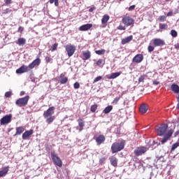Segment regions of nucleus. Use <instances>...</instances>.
<instances>
[{
    "label": "nucleus",
    "instance_id": "nucleus-1",
    "mask_svg": "<svg viewBox=\"0 0 179 179\" xmlns=\"http://www.w3.org/2000/svg\"><path fill=\"white\" fill-rule=\"evenodd\" d=\"M124 148H125V141L118 140L112 144L111 152L112 153H118V152H121Z\"/></svg>",
    "mask_w": 179,
    "mask_h": 179
},
{
    "label": "nucleus",
    "instance_id": "nucleus-2",
    "mask_svg": "<svg viewBox=\"0 0 179 179\" xmlns=\"http://www.w3.org/2000/svg\"><path fill=\"white\" fill-rule=\"evenodd\" d=\"M168 129L169 124L164 123L160 124V126H157L155 128V131L158 136H164V135H166V133L167 132Z\"/></svg>",
    "mask_w": 179,
    "mask_h": 179
},
{
    "label": "nucleus",
    "instance_id": "nucleus-3",
    "mask_svg": "<svg viewBox=\"0 0 179 179\" xmlns=\"http://www.w3.org/2000/svg\"><path fill=\"white\" fill-rule=\"evenodd\" d=\"M29 100H30V96L27 95L22 98H19L16 100L15 104L18 107H26L29 104Z\"/></svg>",
    "mask_w": 179,
    "mask_h": 179
},
{
    "label": "nucleus",
    "instance_id": "nucleus-4",
    "mask_svg": "<svg viewBox=\"0 0 179 179\" xmlns=\"http://www.w3.org/2000/svg\"><path fill=\"white\" fill-rule=\"evenodd\" d=\"M122 22L124 26H127V27L129 26L134 27V24H135V20L132 18L131 16L125 15L122 19Z\"/></svg>",
    "mask_w": 179,
    "mask_h": 179
},
{
    "label": "nucleus",
    "instance_id": "nucleus-5",
    "mask_svg": "<svg viewBox=\"0 0 179 179\" xmlns=\"http://www.w3.org/2000/svg\"><path fill=\"white\" fill-rule=\"evenodd\" d=\"M50 156L55 166H57V167H61L62 166V161L57 155H55V152H52Z\"/></svg>",
    "mask_w": 179,
    "mask_h": 179
},
{
    "label": "nucleus",
    "instance_id": "nucleus-6",
    "mask_svg": "<svg viewBox=\"0 0 179 179\" xmlns=\"http://www.w3.org/2000/svg\"><path fill=\"white\" fill-rule=\"evenodd\" d=\"M65 50L67 52L68 57H71L75 54V52L76 51V46L74 45H66L65 46Z\"/></svg>",
    "mask_w": 179,
    "mask_h": 179
},
{
    "label": "nucleus",
    "instance_id": "nucleus-7",
    "mask_svg": "<svg viewBox=\"0 0 179 179\" xmlns=\"http://www.w3.org/2000/svg\"><path fill=\"white\" fill-rule=\"evenodd\" d=\"M145 152H148V148L143 146L137 147L134 150V154L136 156H137V157L139 156H142V155H145Z\"/></svg>",
    "mask_w": 179,
    "mask_h": 179
},
{
    "label": "nucleus",
    "instance_id": "nucleus-8",
    "mask_svg": "<svg viewBox=\"0 0 179 179\" xmlns=\"http://www.w3.org/2000/svg\"><path fill=\"white\" fill-rule=\"evenodd\" d=\"M12 121V114L6 115L3 117L1 120V125H6V124H9Z\"/></svg>",
    "mask_w": 179,
    "mask_h": 179
},
{
    "label": "nucleus",
    "instance_id": "nucleus-9",
    "mask_svg": "<svg viewBox=\"0 0 179 179\" xmlns=\"http://www.w3.org/2000/svg\"><path fill=\"white\" fill-rule=\"evenodd\" d=\"M41 64V59L40 57H37L34 59L31 63L28 65V68L29 69H34L35 66H38Z\"/></svg>",
    "mask_w": 179,
    "mask_h": 179
},
{
    "label": "nucleus",
    "instance_id": "nucleus-10",
    "mask_svg": "<svg viewBox=\"0 0 179 179\" xmlns=\"http://www.w3.org/2000/svg\"><path fill=\"white\" fill-rule=\"evenodd\" d=\"M153 45L155 47H163V45H166V42L164 40L161 38H154L152 39Z\"/></svg>",
    "mask_w": 179,
    "mask_h": 179
},
{
    "label": "nucleus",
    "instance_id": "nucleus-11",
    "mask_svg": "<svg viewBox=\"0 0 179 179\" xmlns=\"http://www.w3.org/2000/svg\"><path fill=\"white\" fill-rule=\"evenodd\" d=\"M55 111V107L51 106L46 111L43 113L44 118H48V117H52V114H54Z\"/></svg>",
    "mask_w": 179,
    "mask_h": 179
},
{
    "label": "nucleus",
    "instance_id": "nucleus-12",
    "mask_svg": "<svg viewBox=\"0 0 179 179\" xmlns=\"http://www.w3.org/2000/svg\"><path fill=\"white\" fill-rule=\"evenodd\" d=\"M173 134H174V130L171 129L168 131L167 134L166 136H164V137L161 141L162 145H164V143H166V142H167V141H169L170 139V138H171V136H173Z\"/></svg>",
    "mask_w": 179,
    "mask_h": 179
},
{
    "label": "nucleus",
    "instance_id": "nucleus-13",
    "mask_svg": "<svg viewBox=\"0 0 179 179\" xmlns=\"http://www.w3.org/2000/svg\"><path fill=\"white\" fill-rule=\"evenodd\" d=\"M15 72L19 75H22V73H26V72H29V66L22 65L21 67L17 69Z\"/></svg>",
    "mask_w": 179,
    "mask_h": 179
},
{
    "label": "nucleus",
    "instance_id": "nucleus-14",
    "mask_svg": "<svg viewBox=\"0 0 179 179\" xmlns=\"http://www.w3.org/2000/svg\"><path fill=\"white\" fill-rule=\"evenodd\" d=\"M94 139H95L98 145H100L102 143H104V142L106 141V137L103 134H101V135L98 136Z\"/></svg>",
    "mask_w": 179,
    "mask_h": 179
},
{
    "label": "nucleus",
    "instance_id": "nucleus-15",
    "mask_svg": "<svg viewBox=\"0 0 179 179\" xmlns=\"http://www.w3.org/2000/svg\"><path fill=\"white\" fill-rule=\"evenodd\" d=\"M91 27H93L92 24H83V25L80 26L78 28V30L80 31H87V30H90Z\"/></svg>",
    "mask_w": 179,
    "mask_h": 179
},
{
    "label": "nucleus",
    "instance_id": "nucleus-16",
    "mask_svg": "<svg viewBox=\"0 0 179 179\" xmlns=\"http://www.w3.org/2000/svg\"><path fill=\"white\" fill-rule=\"evenodd\" d=\"M143 61V55L142 54H137L134 58H133V62H135L136 64H141Z\"/></svg>",
    "mask_w": 179,
    "mask_h": 179
},
{
    "label": "nucleus",
    "instance_id": "nucleus-17",
    "mask_svg": "<svg viewBox=\"0 0 179 179\" xmlns=\"http://www.w3.org/2000/svg\"><path fill=\"white\" fill-rule=\"evenodd\" d=\"M33 133H34V130L33 129L27 130V131H25L24 133L22 134V138L24 141H26V139H27V138H29V136H31V134Z\"/></svg>",
    "mask_w": 179,
    "mask_h": 179
},
{
    "label": "nucleus",
    "instance_id": "nucleus-18",
    "mask_svg": "<svg viewBox=\"0 0 179 179\" xmlns=\"http://www.w3.org/2000/svg\"><path fill=\"white\" fill-rule=\"evenodd\" d=\"M121 73H122V72L121 71H119L117 73H112L110 76L109 75L106 76V79H115L118 78V76H120Z\"/></svg>",
    "mask_w": 179,
    "mask_h": 179
},
{
    "label": "nucleus",
    "instance_id": "nucleus-19",
    "mask_svg": "<svg viewBox=\"0 0 179 179\" xmlns=\"http://www.w3.org/2000/svg\"><path fill=\"white\" fill-rule=\"evenodd\" d=\"M110 164L113 166V167H117L118 166V159L115 156H112L109 158Z\"/></svg>",
    "mask_w": 179,
    "mask_h": 179
},
{
    "label": "nucleus",
    "instance_id": "nucleus-20",
    "mask_svg": "<svg viewBox=\"0 0 179 179\" xmlns=\"http://www.w3.org/2000/svg\"><path fill=\"white\" fill-rule=\"evenodd\" d=\"M148 108H149L148 107V105H146L145 103H142L139 108V112L141 114H145L148 112Z\"/></svg>",
    "mask_w": 179,
    "mask_h": 179
},
{
    "label": "nucleus",
    "instance_id": "nucleus-21",
    "mask_svg": "<svg viewBox=\"0 0 179 179\" xmlns=\"http://www.w3.org/2000/svg\"><path fill=\"white\" fill-rule=\"evenodd\" d=\"M24 129H26V127L21 126L16 128V132L15 134H14V136H16L17 135H22L23 132H24Z\"/></svg>",
    "mask_w": 179,
    "mask_h": 179
},
{
    "label": "nucleus",
    "instance_id": "nucleus-22",
    "mask_svg": "<svg viewBox=\"0 0 179 179\" xmlns=\"http://www.w3.org/2000/svg\"><path fill=\"white\" fill-rule=\"evenodd\" d=\"M83 57H84L83 59L86 61L90 59V57H92V53L89 50L83 51Z\"/></svg>",
    "mask_w": 179,
    "mask_h": 179
},
{
    "label": "nucleus",
    "instance_id": "nucleus-23",
    "mask_svg": "<svg viewBox=\"0 0 179 179\" xmlns=\"http://www.w3.org/2000/svg\"><path fill=\"white\" fill-rule=\"evenodd\" d=\"M133 38H134V36L132 35H130L129 36H127V38H123L122 40V45H124V44H127V43L132 41Z\"/></svg>",
    "mask_w": 179,
    "mask_h": 179
},
{
    "label": "nucleus",
    "instance_id": "nucleus-24",
    "mask_svg": "<svg viewBox=\"0 0 179 179\" xmlns=\"http://www.w3.org/2000/svg\"><path fill=\"white\" fill-rule=\"evenodd\" d=\"M59 78L61 85H65L66 83H68V78L67 77H65V75H64V73L60 74Z\"/></svg>",
    "mask_w": 179,
    "mask_h": 179
},
{
    "label": "nucleus",
    "instance_id": "nucleus-25",
    "mask_svg": "<svg viewBox=\"0 0 179 179\" xmlns=\"http://www.w3.org/2000/svg\"><path fill=\"white\" fill-rule=\"evenodd\" d=\"M171 89L172 92H174L176 94L179 93V86L178 85L173 83L171 85Z\"/></svg>",
    "mask_w": 179,
    "mask_h": 179
},
{
    "label": "nucleus",
    "instance_id": "nucleus-26",
    "mask_svg": "<svg viewBox=\"0 0 179 179\" xmlns=\"http://www.w3.org/2000/svg\"><path fill=\"white\" fill-rule=\"evenodd\" d=\"M16 44L20 46H23L26 44V38H19L16 41Z\"/></svg>",
    "mask_w": 179,
    "mask_h": 179
},
{
    "label": "nucleus",
    "instance_id": "nucleus-27",
    "mask_svg": "<svg viewBox=\"0 0 179 179\" xmlns=\"http://www.w3.org/2000/svg\"><path fill=\"white\" fill-rule=\"evenodd\" d=\"M8 171H9V166L4 167L2 171H0V177L6 176L8 174Z\"/></svg>",
    "mask_w": 179,
    "mask_h": 179
},
{
    "label": "nucleus",
    "instance_id": "nucleus-28",
    "mask_svg": "<svg viewBox=\"0 0 179 179\" xmlns=\"http://www.w3.org/2000/svg\"><path fill=\"white\" fill-rule=\"evenodd\" d=\"M108 20H110V16L108 15H104L101 19L102 24H106Z\"/></svg>",
    "mask_w": 179,
    "mask_h": 179
},
{
    "label": "nucleus",
    "instance_id": "nucleus-29",
    "mask_svg": "<svg viewBox=\"0 0 179 179\" xmlns=\"http://www.w3.org/2000/svg\"><path fill=\"white\" fill-rule=\"evenodd\" d=\"M111 111H113V106L110 105L104 108L103 113V114H109V113H111Z\"/></svg>",
    "mask_w": 179,
    "mask_h": 179
},
{
    "label": "nucleus",
    "instance_id": "nucleus-30",
    "mask_svg": "<svg viewBox=\"0 0 179 179\" xmlns=\"http://www.w3.org/2000/svg\"><path fill=\"white\" fill-rule=\"evenodd\" d=\"M78 125L80 127V131H82L83 129V127H85V121L82 118H79L78 120Z\"/></svg>",
    "mask_w": 179,
    "mask_h": 179
},
{
    "label": "nucleus",
    "instance_id": "nucleus-31",
    "mask_svg": "<svg viewBox=\"0 0 179 179\" xmlns=\"http://www.w3.org/2000/svg\"><path fill=\"white\" fill-rule=\"evenodd\" d=\"M122 96H124L123 94H122L121 95H120L119 96L115 97L113 101H112V104H115L117 105L118 104V102L120 101V99H122Z\"/></svg>",
    "mask_w": 179,
    "mask_h": 179
},
{
    "label": "nucleus",
    "instance_id": "nucleus-32",
    "mask_svg": "<svg viewBox=\"0 0 179 179\" xmlns=\"http://www.w3.org/2000/svg\"><path fill=\"white\" fill-rule=\"evenodd\" d=\"M55 120V116H49L48 117H46V122L47 124H52L54 122V120Z\"/></svg>",
    "mask_w": 179,
    "mask_h": 179
},
{
    "label": "nucleus",
    "instance_id": "nucleus-33",
    "mask_svg": "<svg viewBox=\"0 0 179 179\" xmlns=\"http://www.w3.org/2000/svg\"><path fill=\"white\" fill-rule=\"evenodd\" d=\"M99 107V105L97 104H94V105H92L91 107H90V111L91 113H96V111H97V108Z\"/></svg>",
    "mask_w": 179,
    "mask_h": 179
},
{
    "label": "nucleus",
    "instance_id": "nucleus-34",
    "mask_svg": "<svg viewBox=\"0 0 179 179\" xmlns=\"http://www.w3.org/2000/svg\"><path fill=\"white\" fill-rule=\"evenodd\" d=\"M97 66H99L100 68H103L104 66V61H103L101 59H98V61L96 63Z\"/></svg>",
    "mask_w": 179,
    "mask_h": 179
},
{
    "label": "nucleus",
    "instance_id": "nucleus-35",
    "mask_svg": "<svg viewBox=\"0 0 179 179\" xmlns=\"http://www.w3.org/2000/svg\"><path fill=\"white\" fill-rule=\"evenodd\" d=\"M95 53H96L97 55H104V54H106V50L101 49V50H96Z\"/></svg>",
    "mask_w": 179,
    "mask_h": 179
},
{
    "label": "nucleus",
    "instance_id": "nucleus-36",
    "mask_svg": "<svg viewBox=\"0 0 179 179\" xmlns=\"http://www.w3.org/2000/svg\"><path fill=\"white\" fill-rule=\"evenodd\" d=\"M171 36H172V37H177L178 36V33L177 32V31L172 29L171 31Z\"/></svg>",
    "mask_w": 179,
    "mask_h": 179
},
{
    "label": "nucleus",
    "instance_id": "nucleus-37",
    "mask_svg": "<svg viewBox=\"0 0 179 179\" xmlns=\"http://www.w3.org/2000/svg\"><path fill=\"white\" fill-rule=\"evenodd\" d=\"M50 3L52 4L55 3V5L56 6H59V0H50L49 1Z\"/></svg>",
    "mask_w": 179,
    "mask_h": 179
},
{
    "label": "nucleus",
    "instance_id": "nucleus-38",
    "mask_svg": "<svg viewBox=\"0 0 179 179\" xmlns=\"http://www.w3.org/2000/svg\"><path fill=\"white\" fill-rule=\"evenodd\" d=\"M168 27L169 26L166 24H159V29H161V30H164Z\"/></svg>",
    "mask_w": 179,
    "mask_h": 179
},
{
    "label": "nucleus",
    "instance_id": "nucleus-39",
    "mask_svg": "<svg viewBox=\"0 0 179 179\" xmlns=\"http://www.w3.org/2000/svg\"><path fill=\"white\" fill-rule=\"evenodd\" d=\"M148 52H152V51H155V46H152V45H148Z\"/></svg>",
    "mask_w": 179,
    "mask_h": 179
},
{
    "label": "nucleus",
    "instance_id": "nucleus-40",
    "mask_svg": "<svg viewBox=\"0 0 179 179\" xmlns=\"http://www.w3.org/2000/svg\"><path fill=\"white\" fill-rule=\"evenodd\" d=\"M166 18L167 17H166V15H161L159 17L158 20L159 22H164V20H166Z\"/></svg>",
    "mask_w": 179,
    "mask_h": 179
},
{
    "label": "nucleus",
    "instance_id": "nucleus-41",
    "mask_svg": "<svg viewBox=\"0 0 179 179\" xmlns=\"http://www.w3.org/2000/svg\"><path fill=\"white\" fill-rule=\"evenodd\" d=\"M101 79H103V77L101 76H99L95 78V79L93 81V83H96V82H99V80H101Z\"/></svg>",
    "mask_w": 179,
    "mask_h": 179
},
{
    "label": "nucleus",
    "instance_id": "nucleus-42",
    "mask_svg": "<svg viewBox=\"0 0 179 179\" xmlns=\"http://www.w3.org/2000/svg\"><path fill=\"white\" fill-rule=\"evenodd\" d=\"M10 12H12V9L6 8L3 10V15H8V13H10Z\"/></svg>",
    "mask_w": 179,
    "mask_h": 179
},
{
    "label": "nucleus",
    "instance_id": "nucleus-43",
    "mask_svg": "<svg viewBox=\"0 0 179 179\" xmlns=\"http://www.w3.org/2000/svg\"><path fill=\"white\" fill-rule=\"evenodd\" d=\"M57 48H58V43H55L52 46V51H57Z\"/></svg>",
    "mask_w": 179,
    "mask_h": 179
},
{
    "label": "nucleus",
    "instance_id": "nucleus-44",
    "mask_svg": "<svg viewBox=\"0 0 179 179\" xmlns=\"http://www.w3.org/2000/svg\"><path fill=\"white\" fill-rule=\"evenodd\" d=\"M145 76L144 75L141 76L138 78V83L143 82V80H145Z\"/></svg>",
    "mask_w": 179,
    "mask_h": 179
},
{
    "label": "nucleus",
    "instance_id": "nucleus-45",
    "mask_svg": "<svg viewBox=\"0 0 179 179\" xmlns=\"http://www.w3.org/2000/svg\"><path fill=\"white\" fill-rule=\"evenodd\" d=\"M73 87H74V89H79V87H80V84L78 82H76L73 84Z\"/></svg>",
    "mask_w": 179,
    "mask_h": 179
},
{
    "label": "nucleus",
    "instance_id": "nucleus-46",
    "mask_svg": "<svg viewBox=\"0 0 179 179\" xmlns=\"http://www.w3.org/2000/svg\"><path fill=\"white\" fill-rule=\"evenodd\" d=\"M5 97L9 98L12 96V92H6L4 94Z\"/></svg>",
    "mask_w": 179,
    "mask_h": 179
},
{
    "label": "nucleus",
    "instance_id": "nucleus-47",
    "mask_svg": "<svg viewBox=\"0 0 179 179\" xmlns=\"http://www.w3.org/2000/svg\"><path fill=\"white\" fill-rule=\"evenodd\" d=\"M117 30H126V28L124 26H122V25H119L117 27Z\"/></svg>",
    "mask_w": 179,
    "mask_h": 179
},
{
    "label": "nucleus",
    "instance_id": "nucleus-48",
    "mask_svg": "<svg viewBox=\"0 0 179 179\" xmlns=\"http://www.w3.org/2000/svg\"><path fill=\"white\" fill-rule=\"evenodd\" d=\"M45 61H46V63H47V64H49V62H51V61H52V58L49 57H47L45 58Z\"/></svg>",
    "mask_w": 179,
    "mask_h": 179
},
{
    "label": "nucleus",
    "instance_id": "nucleus-49",
    "mask_svg": "<svg viewBox=\"0 0 179 179\" xmlns=\"http://www.w3.org/2000/svg\"><path fill=\"white\" fill-rule=\"evenodd\" d=\"M106 162V157H102L99 159V163L101 164H103V163H104Z\"/></svg>",
    "mask_w": 179,
    "mask_h": 179
},
{
    "label": "nucleus",
    "instance_id": "nucleus-50",
    "mask_svg": "<svg viewBox=\"0 0 179 179\" xmlns=\"http://www.w3.org/2000/svg\"><path fill=\"white\" fill-rule=\"evenodd\" d=\"M23 30H24V28H23L22 27H19L18 28L19 33H23Z\"/></svg>",
    "mask_w": 179,
    "mask_h": 179
},
{
    "label": "nucleus",
    "instance_id": "nucleus-51",
    "mask_svg": "<svg viewBox=\"0 0 179 179\" xmlns=\"http://www.w3.org/2000/svg\"><path fill=\"white\" fill-rule=\"evenodd\" d=\"M5 3L6 5H10V3H12V0H6Z\"/></svg>",
    "mask_w": 179,
    "mask_h": 179
},
{
    "label": "nucleus",
    "instance_id": "nucleus-52",
    "mask_svg": "<svg viewBox=\"0 0 179 179\" xmlns=\"http://www.w3.org/2000/svg\"><path fill=\"white\" fill-rule=\"evenodd\" d=\"M136 6L135 5H132L129 8V10H134V9H135Z\"/></svg>",
    "mask_w": 179,
    "mask_h": 179
},
{
    "label": "nucleus",
    "instance_id": "nucleus-53",
    "mask_svg": "<svg viewBox=\"0 0 179 179\" xmlns=\"http://www.w3.org/2000/svg\"><path fill=\"white\" fill-rule=\"evenodd\" d=\"M174 48L176 50H179V43H177L174 45Z\"/></svg>",
    "mask_w": 179,
    "mask_h": 179
},
{
    "label": "nucleus",
    "instance_id": "nucleus-54",
    "mask_svg": "<svg viewBox=\"0 0 179 179\" xmlns=\"http://www.w3.org/2000/svg\"><path fill=\"white\" fill-rule=\"evenodd\" d=\"M152 83H153V85H157L160 84V82L155 80L152 82Z\"/></svg>",
    "mask_w": 179,
    "mask_h": 179
},
{
    "label": "nucleus",
    "instance_id": "nucleus-55",
    "mask_svg": "<svg viewBox=\"0 0 179 179\" xmlns=\"http://www.w3.org/2000/svg\"><path fill=\"white\" fill-rule=\"evenodd\" d=\"M178 135H179V130L177 131H176V132L174 133V136H175V138L177 137V136H178Z\"/></svg>",
    "mask_w": 179,
    "mask_h": 179
},
{
    "label": "nucleus",
    "instance_id": "nucleus-56",
    "mask_svg": "<svg viewBox=\"0 0 179 179\" xmlns=\"http://www.w3.org/2000/svg\"><path fill=\"white\" fill-rule=\"evenodd\" d=\"M24 94H26V92L24 91H22L20 93V96H24Z\"/></svg>",
    "mask_w": 179,
    "mask_h": 179
},
{
    "label": "nucleus",
    "instance_id": "nucleus-57",
    "mask_svg": "<svg viewBox=\"0 0 179 179\" xmlns=\"http://www.w3.org/2000/svg\"><path fill=\"white\" fill-rule=\"evenodd\" d=\"M167 16H173V11H170L167 13Z\"/></svg>",
    "mask_w": 179,
    "mask_h": 179
},
{
    "label": "nucleus",
    "instance_id": "nucleus-58",
    "mask_svg": "<svg viewBox=\"0 0 179 179\" xmlns=\"http://www.w3.org/2000/svg\"><path fill=\"white\" fill-rule=\"evenodd\" d=\"M93 10H94V7H92L89 9V12H93Z\"/></svg>",
    "mask_w": 179,
    "mask_h": 179
},
{
    "label": "nucleus",
    "instance_id": "nucleus-59",
    "mask_svg": "<svg viewBox=\"0 0 179 179\" xmlns=\"http://www.w3.org/2000/svg\"><path fill=\"white\" fill-rule=\"evenodd\" d=\"M176 108H177L178 110H179V102H178V104H177Z\"/></svg>",
    "mask_w": 179,
    "mask_h": 179
},
{
    "label": "nucleus",
    "instance_id": "nucleus-60",
    "mask_svg": "<svg viewBox=\"0 0 179 179\" xmlns=\"http://www.w3.org/2000/svg\"><path fill=\"white\" fill-rule=\"evenodd\" d=\"M176 99H177L178 103H179V96H178L176 97Z\"/></svg>",
    "mask_w": 179,
    "mask_h": 179
},
{
    "label": "nucleus",
    "instance_id": "nucleus-61",
    "mask_svg": "<svg viewBox=\"0 0 179 179\" xmlns=\"http://www.w3.org/2000/svg\"><path fill=\"white\" fill-rule=\"evenodd\" d=\"M24 179H29V177H26Z\"/></svg>",
    "mask_w": 179,
    "mask_h": 179
},
{
    "label": "nucleus",
    "instance_id": "nucleus-62",
    "mask_svg": "<svg viewBox=\"0 0 179 179\" xmlns=\"http://www.w3.org/2000/svg\"><path fill=\"white\" fill-rule=\"evenodd\" d=\"M169 1H170V0H166V2H169Z\"/></svg>",
    "mask_w": 179,
    "mask_h": 179
},
{
    "label": "nucleus",
    "instance_id": "nucleus-63",
    "mask_svg": "<svg viewBox=\"0 0 179 179\" xmlns=\"http://www.w3.org/2000/svg\"><path fill=\"white\" fill-rule=\"evenodd\" d=\"M119 1H122V0H119Z\"/></svg>",
    "mask_w": 179,
    "mask_h": 179
},
{
    "label": "nucleus",
    "instance_id": "nucleus-64",
    "mask_svg": "<svg viewBox=\"0 0 179 179\" xmlns=\"http://www.w3.org/2000/svg\"><path fill=\"white\" fill-rule=\"evenodd\" d=\"M0 114H1V110H0Z\"/></svg>",
    "mask_w": 179,
    "mask_h": 179
}]
</instances>
